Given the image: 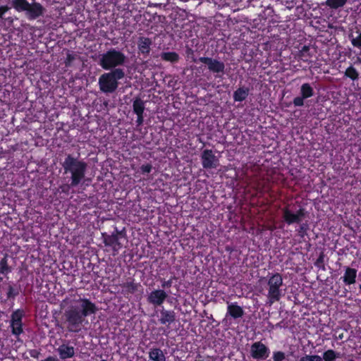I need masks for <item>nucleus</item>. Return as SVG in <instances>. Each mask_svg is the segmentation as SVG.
I'll return each instance as SVG.
<instances>
[{
  "label": "nucleus",
  "instance_id": "1",
  "mask_svg": "<svg viewBox=\"0 0 361 361\" xmlns=\"http://www.w3.org/2000/svg\"><path fill=\"white\" fill-rule=\"evenodd\" d=\"M73 304L65 311L64 317L67 329L70 332L78 333L84 324L88 323L86 317L97 312L96 305L89 299L78 296L73 300Z\"/></svg>",
  "mask_w": 361,
  "mask_h": 361
},
{
  "label": "nucleus",
  "instance_id": "2",
  "mask_svg": "<svg viewBox=\"0 0 361 361\" xmlns=\"http://www.w3.org/2000/svg\"><path fill=\"white\" fill-rule=\"evenodd\" d=\"M65 173L71 174V186L75 187L85 178L87 164L79 157L67 154L62 163Z\"/></svg>",
  "mask_w": 361,
  "mask_h": 361
},
{
  "label": "nucleus",
  "instance_id": "3",
  "mask_svg": "<svg viewBox=\"0 0 361 361\" xmlns=\"http://www.w3.org/2000/svg\"><path fill=\"white\" fill-rule=\"evenodd\" d=\"M11 6L18 12H24L29 20H35L42 16L46 9L39 2L33 1L32 3L27 0H9Z\"/></svg>",
  "mask_w": 361,
  "mask_h": 361
},
{
  "label": "nucleus",
  "instance_id": "4",
  "mask_svg": "<svg viewBox=\"0 0 361 361\" xmlns=\"http://www.w3.org/2000/svg\"><path fill=\"white\" fill-rule=\"evenodd\" d=\"M125 73L121 68H115L103 73L98 80L99 90L104 93H113L118 86V80L124 78Z\"/></svg>",
  "mask_w": 361,
  "mask_h": 361
},
{
  "label": "nucleus",
  "instance_id": "5",
  "mask_svg": "<svg viewBox=\"0 0 361 361\" xmlns=\"http://www.w3.org/2000/svg\"><path fill=\"white\" fill-rule=\"evenodd\" d=\"M126 60L123 52L112 48L99 56V64L104 70H111L123 66Z\"/></svg>",
  "mask_w": 361,
  "mask_h": 361
},
{
  "label": "nucleus",
  "instance_id": "6",
  "mask_svg": "<svg viewBox=\"0 0 361 361\" xmlns=\"http://www.w3.org/2000/svg\"><path fill=\"white\" fill-rule=\"evenodd\" d=\"M267 303L269 305L280 300L284 295L283 289V282L282 276L279 274H272L268 279Z\"/></svg>",
  "mask_w": 361,
  "mask_h": 361
},
{
  "label": "nucleus",
  "instance_id": "7",
  "mask_svg": "<svg viewBox=\"0 0 361 361\" xmlns=\"http://www.w3.org/2000/svg\"><path fill=\"white\" fill-rule=\"evenodd\" d=\"M283 218L288 224H299L305 217V209L300 208L293 209L290 207H285L282 209Z\"/></svg>",
  "mask_w": 361,
  "mask_h": 361
},
{
  "label": "nucleus",
  "instance_id": "8",
  "mask_svg": "<svg viewBox=\"0 0 361 361\" xmlns=\"http://www.w3.org/2000/svg\"><path fill=\"white\" fill-rule=\"evenodd\" d=\"M23 316V311L20 310H17L14 311L11 314L10 326L11 328L12 334L16 336H18L23 331L22 324V318Z\"/></svg>",
  "mask_w": 361,
  "mask_h": 361
},
{
  "label": "nucleus",
  "instance_id": "9",
  "mask_svg": "<svg viewBox=\"0 0 361 361\" xmlns=\"http://www.w3.org/2000/svg\"><path fill=\"white\" fill-rule=\"evenodd\" d=\"M270 353L269 349L262 342L257 341L252 344L250 355L256 360H265Z\"/></svg>",
  "mask_w": 361,
  "mask_h": 361
},
{
  "label": "nucleus",
  "instance_id": "10",
  "mask_svg": "<svg viewBox=\"0 0 361 361\" xmlns=\"http://www.w3.org/2000/svg\"><path fill=\"white\" fill-rule=\"evenodd\" d=\"M199 61L207 65L210 72L214 73H224L225 65L222 61L209 57H200Z\"/></svg>",
  "mask_w": 361,
  "mask_h": 361
},
{
  "label": "nucleus",
  "instance_id": "11",
  "mask_svg": "<svg viewBox=\"0 0 361 361\" xmlns=\"http://www.w3.org/2000/svg\"><path fill=\"white\" fill-rule=\"evenodd\" d=\"M201 159L204 169H216L219 166V159L211 149H204L202 153Z\"/></svg>",
  "mask_w": 361,
  "mask_h": 361
},
{
  "label": "nucleus",
  "instance_id": "12",
  "mask_svg": "<svg viewBox=\"0 0 361 361\" xmlns=\"http://www.w3.org/2000/svg\"><path fill=\"white\" fill-rule=\"evenodd\" d=\"M167 298L168 294L166 291L162 289H156L149 293L147 301L154 306H161Z\"/></svg>",
  "mask_w": 361,
  "mask_h": 361
},
{
  "label": "nucleus",
  "instance_id": "13",
  "mask_svg": "<svg viewBox=\"0 0 361 361\" xmlns=\"http://www.w3.org/2000/svg\"><path fill=\"white\" fill-rule=\"evenodd\" d=\"M56 352L59 357L65 360L74 357L75 349L73 345H71L69 343L66 341L57 348Z\"/></svg>",
  "mask_w": 361,
  "mask_h": 361
},
{
  "label": "nucleus",
  "instance_id": "14",
  "mask_svg": "<svg viewBox=\"0 0 361 361\" xmlns=\"http://www.w3.org/2000/svg\"><path fill=\"white\" fill-rule=\"evenodd\" d=\"M152 44V41L151 39L145 37H139L137 41V48L139 52L144 56L149 55L151 50Z\"/></svg>",
  "mask_w": 361,
  "mask_h": 361
},
{
  "label": "nucleus",
  "instance_id": "15",
  "mask_svg": "<svg viewBox=\"0 0 361 361\" xmlns=\"http://www.w3.org/2000/svg\"><path fill=\"white\" fill-rule=\"evenodd\" d=\"M176 320V313L172 310L161 309L159 321L161 324H171Z\"/></svg>",
  "mask_w": 361,
  "mask_h": 361
},
{
  "label": "nucleus",
  "instance_id": "16",
  "mask_svg": "<svg viewBox=\"0 0 361 361\" xmlns=\"http://www.w3.org/2000/svg\"><path fill=\"white\" fill-rule=\"evenodd\" d=\"M357 276V270L355 269L346 267L345 273L342 277L343 281L345 285H351L355 283Z\"/></svg>",
  "mask_w": 361,
  "mask_h": 361
},
{
  "label": "nucleus",
  "instance_id": "17",
  "mask_svg": "<svg viewBox=\"0 0 361 361\" xmlns=\"http://www.w3.org/2000/svg\"><path fill=\"white\" fill-rule=\"evenodd\" d=\"M227 314H229L233 319H238L243 317L244 311L243 308L235 302L230 303L227 307Z\"/></svg>",
  "mask_w": 361,
  "mask_h": 361
},
{
  "label": "nucleus",
  "instance_id": "18",
  "mask_svg": "<svg viewBox=\"0 0 361 361\" xmlns=\"http://www.w3.org/2000/svg\"><path fill=\"white\" fill-rule=\"evenodd\" d=\"M149 357L153 361H166V357L162 350L157 348L150 350Z\"/></svg>",
  "mask_w": 361,
  "mask_h": 361
},
{
  "label": "nucleus",
  "instance_id": "19",
  "mask_svg": "<svg viewBox=\"0 0 361 361\" xmlns=\"http://www.w3.org/2000/svg\"><path fill=\"white\" fill-rule=\"evenodd\" d=\"M249 94V90L246 87L238 88L233 93V99L235 102H243Z\"/></svg>",
  "mask_w": 361,
  "mask_h": 361
},
{
  "label": "nucleus",
  "instance_id": "20",
  "mask_svg": "<svg viewBox=\"0 0 361 361\" xmlns=\"http://www.w3.org/2000/svg\"><path fill=\"white\" fill-rule=\"evenodd\" d=\"M145 109V102L140 98H135L133 102V112L137 114H143Z\"/></svg>",
  "mask_w": 361,
  "mask_h": 361
},
{
  "label": "nucleus",
  "instance_id": "21",
  "mask_svg": "<svg viewBox=\"0 0 361 361\" xmlns=\"http://www.w3.org/2000/svg\"><path fill=\"white\" fill-rule=\"evenodd\" d=\"M314 95V90L309 83H304L300 87V96L305 99H307Z\"/></svg>",
  "mask_w": 361,
  "mask_h": 361
},
{
  "label": "nucleus",
  "instance_id": "22",
  "mask_svg": "<svg viewBox=\"0 0 361 361\" xmlns=\"http://www.w3.org/2000/svg\"><path fill=\"white\" fill-rule=\"evenodd\" d=\"M138 284L133 281H128L122 285V291L124 294L133 293L137 290Z\"/></svg>",
  "mask_w": 361,
  "mask_h": 361
},
{
  "label": "nucleus",
  "instance_id": "23",
  "mask_svg": "<svg viewBox=\"0 0 361 361\" xmlns=\"http://www.w3.org/2000/svg\"><path fill=\"white\" fill-rule=\"evenodd\" d=\"M161 58L166 61L171 63L177 62L179 59V56L176 52H163L161 54Z\"/></svg>",
  "mask_w": 361,
  "mask_h": 361
},
{
  "label": "nucleus",
  "instance_id": "24",
  "mask_svg": "<svg viewBox=\"0 0 361 361\" xmlns=\"http://www.w3.org/2000/svg\"><path fill=\"white\" fill-rule=\"evenodd\" d=\"M347 1L348 0H326L325 4L332 9H337L344 6Z\"/></svg>",
  "mask_w": 361,
  "mask_h": 361
},
{
  "label": "nucleus",
  "instance_id": "25",
  "mask_svg": "<svg viewBox=\"0 0 361 361\" xmlns=\"http://www.w3.org/2000/svg\"><path fill=\"white\" fill-rule=\"evenodd\" d=\"M340 357V353H336L333 350H328L323 353V361H334Z\"/></svg>",
  "mask_w": 361,
  "mask_h": 361
},
{
  "label": "nucleus",
  "instance_id": "26",
  "mask_svg": "<svg viewBox=\"0 0 361 361\" xmlns=\"http://www.w3.org/2000/svg\"><path fill=\"white\" fill-rule=\"evenodd\" d=\"M311 56H312L310 53V47L307 46L302 47L298 54L299 59L303 61H308Z\"/></svg>",
  "mask_w": 361,
  "mask_h": 361
},
{
  "label": "nucleus",
  "instance_id": "27",
  "mask_svg": "<svg viewBox=\"0 0 361 361\" xmlns=\"http://www.w3.org/2000/svg\"><path fill=\"white\" fill-rule=\"evenodd\" d=\"M11 271V268L8 264L7 256L0 260V274H7Z\"/></svg>",
  "mask_w": 361,
  "mask_h": 361
},
{
  "label": "nucleus",
  "instance_id": "28",
  "mask_svg": "<svg viewBox=\"0 0 361 361\" xmlns=\"http://www.w3.org/2000/svg\"><path fill=\"white\" fill-rule=\"evenodd\" d=\"M345 75L348 78H350L353 80H355L358 78L359 74L354 67L350 66L346 69Z\"/></svg>",
  "mask_w": 361,
  "mask_h": 361
},
{
  "label": "nucleus",
  "instance_id": "29",
  "mask_svg": "<svg viewBox=\"0 0 361 361\" xmlns=\"http://www.w3.org/2000/svg\"><path fill=\"white\" fill-rule=\"evenodd\" d=\"M299 361H323V359L317 355H306L300 357Z\"/></svg>",
  "mask_w": 361,
  "mask_h": 361
},
{
  "label": "nucleus",
  "instance_id": "30",
  "mask_svg": "<svg viewBox=\"0 0 361 361\" xmlns=\"http://www.w3.org/2000/svg\"><path fill=\"white\" fill-rule=\"evenodd\" d=\"M358 35L355 37H351V43L352 44L357 48L361 47V32H357Z\"/></svg>",
  "mask_w": 361,
  "mask_h": 361
},
{
  "label": "nucleus",
  "instance_id": "31",
  "mask_svg": "<svg viewBox=\"0 0 361 361\" xmlns=\"http://www.w3.org/2000/svg\"><path fill=\"white\" fill-rule=\"evenodd\" d=\"M285 357V353L281 351L274 352L273 354L274 361H283Z\"/></svg>",
  "mask_w": 361,
  "mask_h": 361
},
{
  "label": "nucleus",
  "instance_id": "32",
  "mask_svg": "<svg viewBox=\"0 0 361 361\" xmlns=\"http://www.w3.org/2000/svg\"><path fill=\"white\" fill-rule=\"evenodd\" d=\"M305 99L302 96H298L294 98L293 103L295 106H302L304 105Z\"/></svg>",
  "mask_w": 361,
  "mask_h": 361
},
{
  "label": "nucleus",
  "instance_id": "33",
  "mask_svg": "<svg viewBox=\"0 0 361 361\" xmlns=\"http://www.w3.org/2000/svg\"><path fill=\"white\" fill-rule=\"evenodd\" d=\"M75 56L74 54H73L72 53L68 52L67 56H66V59L65 61L66 65L70 66L71 64V63L75 60Z\"/></svg>",
  "mask_w": 361,
  "mask_h": 361
},
{
  "label": "nucleus",
  "instance_id": "34",
  "mask_svg": "<svg viewBox=\"0 0 361 361\" xmlns=\"http://www.w3.org/2000/svg\"><path fill=\"white\" fill-rule=\"evenodd\" d=\"M140 169L143 173H149L151 172V171L152 169V166L149 164L142 165L141 166Z\"/></svg>",
  "mask_w": 361,
  "mask_h": 361
},
{
  "label": "nucleus",
  "instance_id": "35",
  "mask_svg": "<svg viewBox=\"0 0 361 361\" xmlns=\"http://www.w3.org/2000/svg\"><path fill=\"white\" fill-rule=\"evenodd\" d=\"M111 245L114 247V250H118L121 247L120 243H118L117 238H114L113 241L111 243Z\"/></svg>",
  "mask_w": 361,
  "mask_h": 361
},
{
  "label": "nucleus",
  "instance_id": "36",
  "mask_svg": "<svg viewBox=\"0 0 361 361\" xmlns=\"http://www.w3.org/2000/svg\"><path fill=\"white\" fill-rule=\"evenodd\" d=\"M144 121V116L143 114H137V120L136 123L138 126H141L143 123Z\"/></svg>",
  "mask_w": 361,
  "mask_h": 361
},
{
  "label": "nucleus",
  "instance_id": "37",
  "mask_svg": "<svg viewBox=\"0 0 361 361\" xmlns=\"http://www.w3.org/2000/svg\"><path fill=\"white\" fill-rule=\"evenodd\" d=\"M10 8L6 6H0V18Z\"/></svg>",
  "mask_w": 361,
  "mask_h": 361
},
{
  "label": "nucleus",
  "instance_id": "38",
  "mask_svg": "<svg viewBox=\"0 0 361 361\" xmlns=\"http://www.w3.org/2000/svg\"><path fill=\"white\" fill-rule=\"evenodd\" d=\"M39 354H40L39 352H38L37 350H32L30 352V356L32 357H35V358H38Z\"/></svg>",
  "mask_w": 361,
  "mask_h": 361
},
{
  "label": "nucleus",
  "instance_id": "39",
  "mask_svg": "<svg viewBox=\"0 0 361 361\" xmlns=\"http://www.w3.org/2000/svg\"><path fill=\"white\" fill-rule=\"evenodd\" d=\"M171 284H172V281L171 280H169V281H164L162 284H161V286L162 288H165V287H171Z\"/></svg>",
  "mask_w": 361,
  "mask_h": 361
},
{
  "label": "nucleus",
  "instance_id": "40",
  "mask_svg": "<svg viewBox=\"0 0 361 361\" xmlns=\"http://www.w3.org/2000/svg\"><path fill=\"white\" fill-rule=\"evenodd\" d=\"M16 293H14V289L12 286H10L8 291V296L11 297L15 295Z\"/></svg>",
  "mask_w": 361,
  "mask_h": 361
},
{
  "label": "nucleus",
  "instance_id": "41",
  "mask_svg": "<svg viewBox=\"0 0 361 361\" xmlns=\"http://www.w3.org/2000/svg\"><path fill=\"white\" fill-rule=\"evenodd\" d=\"M70 187H71V185H65L61 186V188L62 192H68V190H69Z\"/></svg>",
  "mask_w": 361,
  "mask_h": 361
},
{
  "label": "nucleus",
  "instance_id": "42",
  "mask_svg": "<svg viewBox=\"0 0 361 361\" xmlns=\"http://www.w3.org/2000/svg\"><path fill=\"white\" fill-rule=\"evenodd\" d=\"M41 361H59V360L56 357H55L49 356L45 360H41Z\"/></svg>",
  "mask_w": 361,
  "mask_h": 361
},
{
  "label": "nucleus",
  "instance_id": "43",
  "mask_svg": "<svg viewBox=\"0 0 361 361\" xmlns=\"http://www.w3.org/2000/svg\"><path fill=\"white\" fill-rule=\"evenodd\" d=\"M195 361H211V360L209 359H199V360H195Z\"/></svg>",
  "mask_w": 361,
  "mask_h": 361
},
{
  "label": "nucleus",
  "instance_id": "44",
  "mask_svg": "<svg viewBox=\"0 0 361 361\" xmlns=\"http://www.w3.org/2000/svg\"><path fill=\"white\" fill-rule=\"evenodd\" d=\"M303 228H304L303 226H300L301 230H303Z\"/></svg>",
  "mask_w": 361,
  "mask_h": 361
},
{
  "label": "nucleus",
  "instance_id": "45",
  "mask_svg": "<svg viewBox=\"0 0 361 361\" xmlns=\"http://www.w3.org/2000/svg\"><path fill=\"white\" fill-rule=\"evenodd\" d=\"M360 291H361V284H360Z\"/></svg>",
  "mask_w": 361,
  "mask_h": 361
},
{
  "label": "nucleus",
  "instance_id": "46",
  "mask_svg": "<svg viewBox=\"0 0 361 361\" xmlns=\"http://www.w3.org/2000/svg\"><path fill=\"white\" fill-rule=\"evenodd\" d=\"M360 276H361V272H360Z\"/></svg>",
  "mask_w": 361,
  "mask_h": 361
},
{
  "label": "nucleus",
  "instance_id": "47",
  "mask_svg": "<svg viewBox=\"0 0 361 361\" xmlns=\"http://www.w3.org/2000/svg\"><path fill=\"white\" fill-rule=\"evenodd\" d=\"M102 361H105V360H102Z\"/></svg>",
  "mask_w": 361,
  "mask_h": 361
}]
</instances>
